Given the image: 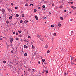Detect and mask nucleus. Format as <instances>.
Here are the masks:
<instances>
[{"instance_id": "nucleus-45", "label": "nucleus", "mask_w": 76, "mask_h": 76, "mask_svg": "<svg viewBox=\"0 0 76 76\" xmlns=\"http://www.w3.org/2000/svg\"><path fill=\"white\" fill-rule=\"evenodd\" d=\"M21 54H23V51H22Z\"/></svg>"}, {"instance_id": "nucleus-6", "label": "nucleus", "mask_w": 76, "mask_h": 76, "mask_svg": "<svg viewBox=\"0 0 76 76\" xmlns=\"http://www.w3.org/2000/svg\"><path fill=\"white\" fill-rule=\"evenodd\" d=\"M45 48H48V45H45Z\"/></svg>"}, {"instance_id": "nucleus-40", "label": "nucleus", "mask_w": 76, "mask_h": 76, "mask_svg": "<svg viewBox=\"0 0 76 76\" xmlns=\"http://www.w3.org/2000/svg\"><path fill=\"white\" fill-rule=\"evenodd\" d=\"M73 31H72L71 32V34H73Z\"/></svg>"}, {"instance_id": "nucleus-4", "label": "nucleus", "mask_w": 76, "mask_h": 76, "mask_svg": "<svg viewBox=\"0 0 76 76\" xmlns=\"http://www.w3.org/2000/svg\"><path fill=\"white\" fill-rule=\"evenodd\" d=\"M35 18L37 20H38V17L37 16H35Z\"/></svg>"}, {"instance_id": "nucleus-57", "label": "nucleus", "mask_w": 76, "mask_h": 76, "mask_svg": "<svg viewBox=\"0 0 76 76\" xmlns=\"http://www.w3.org/2000/svg\"><path fill=\"white\" fill-rule=\"evenodd\" d=\"M64 12H67V10H65L64 11Z\"/></svg>"}, {"instance_id": "nucleus-25", "label": "nucleus", "mask_w": 76, "mask_h": 76, "mask_svg": "<svg viewBox=\"0 0 76 76\" xmlns=\"http://www.w3.org/2000/svg\"><path fill=\"white\" fill-rule=\"evenodd\" d=\"M26 6H28V4H25Z\"/></svg>"}, {"instance_id": "nucleus-2", "label": "nucleus", "mask_w": 76, "mask_h": 76, "mask_svg": "<svg viewBox=\"0 0 76 76\" xmlns=\"http://www.w3.org/2000/svg\"><path fill=\"white\" fill-rule=\"evenodd\" d=\"M10 42L11 43H12V42H13V38H11L10 39Z\"/></svg>"}, {"instance_id": "nucleus-61", "label": "nucleus", "mask_w": 76, "mask_h": 76, "mask_svg": "<svg viewBox=\"0 0 76 76\" xmlns=\"http://www.w3.org/2000/svg\"><path fill=\"white\" fill-rule=\"evenodd\" d=\"M51 14V12H49V14H50H50Z\"/></svg>"}, {"instance_id": "nucleus-14", "label": "nucleus", "mask_w": 76, "mask_h": 76, "mask_svg": "<svg viewBox=\"0 0 76 76\" xmlns=\"http://www.w3.org/2000/svg\"><path fill=\"white\" fill-rule=\"evenodd\" d=\"M18 32H19V33H21L22 32V31H18Z\"/></svg>"}, {"instance_id": "nucleus-32", "label": "nucleus", "mask_w": 76, "mask_h": 76, "mask_svg": "<svg viewBox=\"0 0 76 76\" xmlns=\"http://www.w3.org/2000/svg\"><path fill=\"white\" fill-rule=\"evenodd\" d=\"M16 35H18V32H16Z\"/></svg>"}, {"instance_id": "nucleus-49", "label": "nucleus", "mask_w": 76, "mask_h": 76, "mask_svg": "<svg viewBox=\"0 0 76 76\" xmlns=\"http://www.w3.org/2000/svg\"><path fill=\"white\" fill-rule=\"evenodd\" d=\"M11 53H13V50H12Z\"/></svg>"}, {"instance_id": "nucleus-30", "label": "nucleus", "mask_w": 76, "mask_h": 76, "mask_svg": "<svg viewBox=\"0 0 76 76\" xmlns=\"http://www.w3.org/2000/svg\"><path fill=\"white\" fill-rule=\"evenodd\" d=\"M46 73L47 74L48 73V70H47L46 71Z\"/></svg>"}, {"instance_id": "nucleus-22", "label": "nucleus", "mask_w": 76, "mask_h": 76, "mask_svg": "<svg viewBox=\"0 0 76 76\" xmlns=\"http://www.w3.org/2000/svg\"><path fill=\"white\" fill-rule=\"evenodd\" d=\"M32 48H33V49H34V46H33V45H32Z\"/></svg>"}, {"instance_id": "nucleus-10", "label": "nucleus", "mask_w": 76, "mask_h": 76, "mask_svg": "<svg viewBox=\"0 0 76 76\" xmlns=\"http://www.w3.org/2000/svg\"><path fill=\"white\" fill-rule=\"evenodd\" d=\"M60 19L61 20H63V18L62 17H61L60 18Z\"/></svg>"}, {"instance_id": "nucleus-8", "label": "nucleus", "mask_w": 76, "mask_h": 76, "mask_svg": "<svg viewBox=\"0 0 76 76\" xmlns=\"http://www.w3.org/2000/svg\"><path fill=\"white\" fill-rule=\"evenodd\" d=\"M12 16H11L9 17V19L10 20L11 19H12Z\"/></svg>"}, {"instance_id": "nucleus-47", "label": "nucleus", "mask_w": 76, "mask_h": 76, "mask_svg": "<svg viewBox=\"0 0 76 76\" xmlns=\"http://www.w3.org/2000/svg\"><path fill=\"white\" fill-rule=\"evenodd\" d=\"M71 4H73V2H71Z\"/></svg>"}, {"instance_id": "nucleus-17", "label": "nucleus", "mask_w": 76, "mask_h": 76, "mask_svg": "<svg viewBox=\"0 0 76 76\" xmlns=\"http://www.w3.org/2000/svg\"><path fill=\"white\" fill-rule=\"evenodd\" d=\"M33 6V4H30L29 5V6Z\"/></svg>"}, {"instance_id": "nucleus-62", "label": "nucleus", "mask_w": 76, "mask_h": 76, "mask_svg": "<svg viewBox=\"0 0 76 76\" xmlns=\"http://www.w3.org/2000/svg\"><path fill=\"white\" fill-rule=\"evenodd\" d=\"M9 66H11V65H10H10H9Z\"/></svg>"}, {"instance_id": "nucleus-51", "label": "nucleus", "mask_w": 76, "mask_h": 76, "mask_svg": "<svg viewBox=\"0 0 76 76\" xmlns=\"http://www.w3.org/2000/svg\"><path fill=\"white\" fill-rule=\"evenodd\" d=\"M47 3V1H44V3Z\"/></svg>"}, {"instance_id": "nucleus-41", "label": "nucleus", "mask_w": 76, "mask_h": 76, "mask_svg": "<svg viewBox=\"0 0 76 76\" xmlns=\"http://www.w3.org/2000/svg\"><path fill=\"white\" fill-rule=\"evenodd\" d=\"M8 11H9V12H10V11H11L10 9H8Z\"/></svg>"}, {"instance_id": "nucleus-11", "label": "nucleus", "mask_w": 76, "mask_h": 76, "mask_svg": "<svg viewBox=\"0 0 76 76\" xmlns=\"http://www.w3.org/2000/svg\"><path fill=\"white\" fill-rule=\"evenodd\" d=\"M63 8V6L62 5H61L60 6V7H59V8L60 9H61V8Z\"/></svg>"}, {"instance_id": "nucleus-37", "label": "nucleus", "mask_w": 76, "mask_h": 76, "mask_svg": "<svg viewBox=\"0 0 76 76\" xmlns=\"http://www.w3.org/2000/svg\"><path fill=\"white\" fill-rule=\"evenodd\" d=\"M28 38H31V37H30V36H28Z\"/></svg>"}, {"instance_id": "nucleus-29", "label": "nucleus", "mask_w": 76, "mask_h": 76, "mask_svg": "<svg viewBox=\"0 0 76 76\" xmlns=\"http://www.w3.org/2000/svg\"><path fill=\"white\" fill-rule=\"evenodd\" d=\"M3 63H4V64H5V63H6V61H4L3 62Z\"/></svg>"}, {"instance_id": "nucleus-35", "label": "nucleus", "mask_w": 76, "mask_h": 76, "mask_svg": "<svg viewBox=\"0 0 76 76\" xmlns=\"http://www.w3.org/2000/svg\"><path fill=\"white\" fill-rule=\"evenodd\" d=\"M51 27H52V28H53L54 27V26L53 25H51Z\"/></svg>"}, {"instance_id": "nucleus-52", "label": "nucleus", "mask_w": 76, "mask_h": 76, "mask_svg": "<svg viewBox=\"0 0 76 76\" xmlns=\"http://www.w3.org/2000/svg\"><path fill=\"white\" fill-rule=\"evenodd\" d=\"M32 70H33V71H35V69H32Z\"/></svg>"}, {"instance_id": "nucleus-27", "label": "nucleus", "mask_w": 76, "mask_h": 76, "mask_svg": "<svg viewBox=\"0 0 76 76\" xmlns=\"http://www.w3.org/2000/svg\"><path fill=\"white\" fill-rule=\"evenodd\" d=\"M9 21H6V23H7V24H8V23H9Z\"/></svg>"}, {"instance_id": "nucleus-46", "label": "nucleus", "mask_w": 76, "mask_h": 76, "mask_svg": "<svg viewBox=\"0 0 76 76\" xmlns=\"http://www.w3.org/2000/svg\"><path fill=\"white\" fill-rule=\"evenodd\" d=\"M36 54H37V53L36 52H35L34 53V55H36Z\"/></svg>"}, {"instance_id": "nucleus-58", "label": "nucleus", "mask_w": 76, "mask_h": 76, "mask_svg": "<svg viewBox=\"0 0 76 76\" xmlns=\"http://www.w3.org/2000/svg\"><path fill=\"white\" fill-rule=\"evenodd\" d=\"M38 63H39V64H40V61H38Z\"/></svg>"}, {"instance_id": "nucleus-9", "label": "nucleus", "mask_w": 76, "mask_h": 76, "mask_svg": "<svg viewBox=\"0 0 76 76\" xmlns=\"http://www.w3.org/2000/svg\"><path fill=\"white\" fill-rule=\"evenodd\" d=\"M24 48H28V47L27 46L24 45Z\"/></svg>"}, {"instance_id": "nucleus-3", "label": "nucleus", "mask_w": 76, "mask_h": 76, "mask_svg": "<svg viewBox=\"0 0 76 76\" xmlns=\"http://www.w3.org/2000/svg\"><path fill=\"white\" fill-rule=\"evenodd\" d=\"M28 22V21L25 20L24 22V23H27Z\"/></svg>"}, {"instance_id": "nucleus-26", "label": "nucleus", "mask_w": 76, "mask_h": 76, "mask_svg": "<svg viewBox=\"0 0 76 76\" xmlns=\"http://www.w3.org/2000/svg\"><path fill=\"white\" fill-rule=\"evenodd\" d=\"M24 41L25 42H28V41H27V40H24Z\"/></svg>"}, {"instance_id": "nucleus-59", "label": "nucleus", "mask_w": 76, "mask_h": 76, "mask_svg": "<svg viewBox=\"0 0 76 76\" xmlns=\"http://www.w3.org/2000/svg\"><path fill=\"white\" fill-rule=\"evenodd\" d=\"M45 72V70H44L43 71V73H44Z\"/></svg>"}, {"instance_id": "nucleus-31", "label": "nucleus", "mask_w": 76, "mask_h": 76, "mask_svg": "<svg viewBox=\"0 0 76 76\" xmlns=\"http://www.w3.org/2000/svg\"><path fill=\"white\" fill-rule=\"evenodd\" d=\"M31 44H34V41H33V42H31Z\"/></svg>"}, {"instance_id": "nucleus-28", "label": "nucleus", "mask_w": 76, "mask_h": 76, "mask_svg": "<svg viewBox=\"0 0 76 76\" xmlns=\"http://www.w3.org/2000/svg\"><path fill=\"white\" fill-rule=\"evenodd\" d=\"M22 22H23V21L21 20L20 21V23H22Z\"/></svg>"}, {"instance_id": "nucleus-63", "label": "nucleus", "mask_w": 76, "mask_h": 76, "mask_svg": "<svg viewBox=\"0 0 76 76\" xmlns=\"http://www.w3.org/2000/svg\"><path fill=\"white\" fill-rule=\"evenodd\" d=\"M40 40H42V38H40Z\"/></svg>"}, {"instance_id": "nucleus-50", "label": "nucleus", "mask_w": 76, "mask_h": 76, "mask_svg": "<svg viewBox=\"0 0 76 76\" xmlns=\"http://www.w3.org/2000/svg\"><path fill=\"white\" fill-rule=\"evenodd\" d=\"M13 34H15V31H14V32H13Z\"/></svg>"}, {"instance_id": "nucleus-39", "label": "nucleus", "mask_w": 76, "mask_h": 76, "mask_svg": "<svg viewBox=\"0 0 76 76\" xmlns=\"http://www.w3.org/2000/svg\"><path fill=\"white\" fill-rule=\"evenodd\" d=\"M19 37H22V35L20 34L19 36Z\"/></svg>"}, {"instance_id": "nucleus-13", "label": "nucleus", "mask_w": 76, "mask_h": 76, "mask_svg": "<svg viewBox=\"0 0 76 76\" xmlns=\"http://www.w3.org/2000/svg\"><path fill=\"white\" fill-rule=\"evenodd\" d=\"M70 57L71 58V60H73V57H72L71 56H70Z\"/></svg>"}, {"instance_id": "nucleus-56", "label": "nucleus", "mask_w": 76, "mask_h": 76, "mask_svg": "<svg viewBox=\"0 0 76 76\" xmlns=\"http://www.w3.org/2000/svg\"><path fill=\"white\" fill-rule=\"evenodd\" d=\"M70 20L71 21H72V20H73V19H71Z\"/></svg>"}, {"instance_id": "nucleus-12", "label": "nucleus", "mask_w": 76, "mask_h": 76, "mask_svg": "<svg viewBox=\"0 0 76 76\" xmlns=\"http://www.w3.org/2000/svg\"><path fill=\"white\" fill-rule=\"evenodd\" d=\"M58 26H59V27H61V24H59L58 25Z\"/></svg>"}, {"instance_id": "nucleus-5", "label": "nucleus", "mask_w": 76, "mask_h": 76, "mask_svg": "<svg viewBox=\"0 0 76 76\" xmlns=\"http://www.w3.org/2000/svg\"><path fill=\"white\" fill-rule=\"evenodd\" d=\"M2 12H3V13H4V12H5V10H4V9H2Z\"/></svg>"}, {"instance_id": "nucleus-1", "label": "nucleus", "mask_w": 76, "mask_h": 76, "mask_svg": "<svg viewBox=\"0 0 76 76\" xmlns=\"http://www.w3.org/2000/svg\"><path fill=\"white\" fill-rule=\"evenodd\" d=\"M16 68H12V73H15L16 71Z\"/></svg>"}, {"instance_id": "nucleus-34", "label": "nucleus", "mask_w": 76, "mask_h": 76, "mask_svg": "<svg viewBox=\"0 0 76 76\" xmlns=\"http://www.w3.org/2000/svg\"><path fill=\"white\" fill-rule=\"evenodd\" d=\"M24 16H25V15H24V14H23V15H22V17H24Z\"/></svg>"}, {"instance_id": "nucleus-19", "label": "nucleus", "mask_w": 76, "mask_h": 76, "mask_svg": "<svg viewBox=\"0 0 76 76\" xmlns=\"http://www.w3.org/2000/svg\"><path fill=\"white\" fill-rule=\"evenodd\" d=\"M15 39L16 40H17V41H18V40H19V38H16Z\"/></svg>"}, {"instance_id": "nucleus-16", "label": "nucleus", "mask_w": 76, "mask_h": 76, "mask_svg": "<svg viewBox=\"0 0 76 76\" xmlns=\"http://www.w3.org/2000/svg\"><path fill=\"white\" fill-rule=\"evenodd\" d=\"M24 56H27V53H25L24 54Z\"/></svg>"}, {"instance_id": "nucleus-18", "label": "nucleus", "mask_w": 76, "mask_h": 76, "mask_svg": "<svg viewBox=\"0 0 76 76\" xmlns=\"http://www.w3.org/2000/svg\"><path fill=\"white\" fill-rule=\"evenodd\" d=\"M50 50H48L47 51V53H50Z\"/></svg>"}, {"instance_id": "nucleus-42", "label": "nucleus", "mask_w": 76, "mask_h": 76, "mask_svg": "<svg viewBox=\"0 0 76 76\" xmlns=\"http://www.w3.org/2000/svg\"><path fill=\"white\" fill-rule=\"evenodd\" d=\"M11 5H12V6H13V3H11Z\"/></svg>"}, {"instance_id": "nucleus-36", "label": "nucleus", "mask_w": 76, "mask_h": 76, "mask_svg": "<svg viewBox=\"0 0 76 76\" xmlns=\"http://www.w3.org/2000/svg\"><path fill=\"white\" fill-rule=\"evenodd\" d=\"M28 71H31V69H28Z\"/></svg>"}, {"instance_id": "nucleus-43", "label": "nucleus", "mask_w": 76, "mask_h": 76, "mask_svg": "<svg viewBox=\"0 0 76 76\" xmlns=\"http://www.w3.org/2000/svg\"><path fill=\"white\" fill-rule=\"evenodd\" d=\"M40 37H41V36H39V35L37 36V37H38V38H39Z\"/></svg>"}, {"instance_id": "nucleus-60", "label": "nucleus", "mask_w": 76, "mask_h": 76, "mask_svg": "<svg viewBox=\"0 0 76 76\" xmlns=\"http://www.w3.org/2000/svg\"><path fill=\"white\" fill-rule=\"evenodd\" d=\"M68 3H69V4H70V3H71V2H68Z\"/></svg>"}, {"instance_id": "nucleus-53", "label": "nucleus", "mask_w": 76, "mask_h": 76, "mask_svg": "<svg viewBox=\"0 0 76 76\" xmlns=\"http://www.w3.org/2000/svg\"><path fill=\"white\" fill-rule=\"evenodd\" d=\"M38 9H41V7H38Z\"/></svg>"}, {"instance_id": "nucleus-20", "label": "nucleus", "mask_w": 76, "mask_h": 76, "mask_svg": "<svg viewBox=\"0 0 76 76\" xmlns=\"http://www.w3.org/2000/svg\"><path fill=\"white\" fill-rule=\"evenodd\" d=\"M43 8H45V5H43L42 6Z\"/></svg>"}, {"instance_id": "nucleus-44", "label": "nucleus", "mask_w": 76, "mask_h": 76, "mask_svg": "<svg viewBox=\"0 0 76 76\" xmlns=\"http://www.w3.org/2000/svg\"><path fill=\"white\" fill-rule=\"evenodd\" d=\"M45 64H47V62H44Z\"/></svg>"}, {"instance_id": "nucleus-21", "label": "nucleus", "mask_w": 76, "mask_h": 76, "mask_svg": "<svg viewBox=\"0 0 76 76\" xmlns=\"http://www.w3.org/2000/svg\"><path fill=\"white\" fill-rule=\"evenodd\" d=\"M42 61H43V62H44V61H45V59H42Z\"/></svg>"}, {"instance_id": "nucleus-54", "label": "nucleus", "mask_w": 76, "mask_h": 76, "mask_svg": "<svg viewBox=\"0 0 76 76\" xmlns=\"http://www.w3.org/2000/svg\"><path fill=\"white\" fill-rule=\"evenodd\" d=\"M2 38H1L0 39V40H2Z\"/></svg>"}, {"instance_id": "nucleus-15", "label": "nucleus", "mask_w": 76, "mask_h": 76, "mask_svg": "<svg viewBox=\"0 0 76 76\" xmlns=\"http://www.w3.org/2000/svg\"><path fill=\"white\" fill-rule=\"evenodd\" d=\"M16 17H17V18L19 17V15L18 14H16Z\"/></svg>"}, {"instance_id": "nucleus-55", "label": "nucleus", "mask_w": 76, "mask_h": 76, "mask_svg": "<svg viewBox=\"0 0 76 76\" xmlns=\"http://www.w3.org/2000/svg\"><path fill=\"white\" fill-rule=\"evenodd\" d=\"M52 6H54V4H52Z\"/></svg>"}, {"instance_id": "nucleus-48", "label": "nucleus", "mask_w": 76, "mask_h": 76, "mask_svg": "<svg viewBox=\"0 0 76 76\" xmlns=\"http://www.w3.org/2000/svg\"><path fill=\"white\" fill-rule=\"evenodd\" d=\"M74 7V6H72L71 7V8H73Z\"/></svg>"}, {"instance_id": "nucleus-33", "label": "nucleus", "mask_w": 76, "mask_h": 76, "mask_svg": "<svg viewBox=\"0 0 76 76\" xmlns=\"http://www.w3.org/2000/svg\"><path fill=\"white\" fill-rule=\"evenodd\" d=\"M73 9L76 10V7H74Z\"/></svg>"}, {"instance_id": "nucleus-24", "label": "nucleus", "mask_w": 76, "mask_h": 76, "mask_svg": "<svg viewBox=\"0 0 76 76\" xmlns=\"http://www.w3.org/2000/svg\"><path fill=\"white\" fill-rule=\"evenodd\" d=\"M18 7H15V9H18Z\"/></svg>"}, {"instance_id": "nucleus-23", "label": "nucleus", "mask_w": 76, "mask_h": 76, "mask_svg": "<svg viewBox=\"0 0 76 76\" xmlns=\"http://www.w3.org/2000/svg\"><path fill=\"white\" fill-rule=\"evenodd\" d=\"M57 34H56V33H54V34H53V35L54 36H56V35Z\"/></svg>"}, {"instance_id": "nucleus-64", "label": "nucleus", "mask_w": 76, "mask_h": 76, "mask_svg": "<svg viewBox=\"0 0 76 76\" xmlns=\"http://www.w3.org/2000/svg\"><path fill=\"white\" fill-rule=\"evenodd\" d=\"M45 23H47V22H45Z\"/></svg>"}, {"instance_id": "nucleus-38", "label": "nucleus", "mask_w": 76, "mask_h": 76, "mask_svg": "<svg viewBox=\"0 0 76 76\" xmlns=\"http://www.w3.org/2000/svg\"><path fill=\"white\" fill-rule=\"evenodd\" d=\"M34 12H37V10H34Z\"/></svg>"}, {"instance_id": "nucleus-7", "label": "nucleus", "mask_w": 76, "mask_h": 76, "mask_svg": "<svg viewBox=\"0 0 76 76\" xmlns=\"http://www.w3.org/2000/svg\"><path fill=\"white\" fill-rule=\"evenodd\" d=\"M75 64V63L73 62H71V65H74Z\"/></svg>"}]
</instances>
